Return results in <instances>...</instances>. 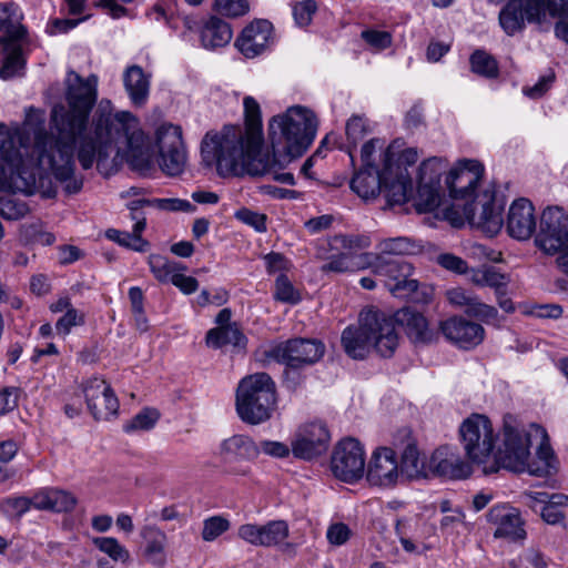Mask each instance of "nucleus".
Returning a JSON list of instances; mask_svg holds the SVG:
<instances>
[{
    "label": "nucleus",
    "mask_w": 568,
    "mask_h": 568,
    "mask_svg": "<svg viewBox=\"0 0 568 568\" xmlns=\"http://www.w3.org/2000/svg\"><path fill=\"white\" fill-rule=\"evenodd\" d=\"M64 83L67 106L52 108L51 132L31 122L12 132L0 131V191L16 187L27 194L39 192L53 197V176L68 193L79 192L83 182L74 176L75 151L83 170L95 164L105 176L121 153L134 168L150 165L144 133L131 112L115 111L110 100L102 99L90 121L98 98L95 74L84 79L69 71Z\"/></svg>",
    "instance_id": "obj_1"
},
{
    "label": "nucleus",
    "mask_w": 568,
    "mask_h": 568,
    "mask_svg": "<svg viewBox=\"0 0 568 568\" xmlns=\"http://www.w3.org/2000/svg\"><path fill=\"white\" fill-rule=\"evenodd\" d=\"M245 128L226 125L220 132H207L201 144V154L207 165H215L219 175L243 176L267 168L266 160L256 158L263 148L260 104L253 97L243 100Z\"/></svg>",
    "instance_id": "obj_2"
},
{
    "label": "nucleus",
    "mask_w": 568,
    "mask_h": 568,
    "mask_svg": "<svg viewBox=\"0 0 568 568\" xmlns=\"http://www.w3.org/2000/svg\"><path fill=\"white\" fill-rule=\"evenodd\" d=\"M459 438L467 458L485 475L524 469L531 443L527 428L510 415L504 418L503 445L497 452V435L486 415L468 416L459 426Z\"/></svg>",
    "instance_id": "obj_3"
},
{
    "label": "nucleus",
    "mask_w": 568,
    "mask_h": 568,
    "mask_svg": "<svg viewBox=\"0 0 568 568\" xmlns=\"http://www.w3.org/2000/svg\"><path fill=\"white\" fill-rule=\"evenodd\" d=\"M318 128L316 114L308 108L294 105L275 115L268 124L272 151L282 158L276 161L288 164L301 156L313 143Z\"/></svg>",
    "instance_id": "obj_4"
},
{
    "label": "nucleus",
    "mask_w": 568,
    "mask_h": 568,
    "mask_svg": "<svg viewBox=\"0 0 568 568\" xmlns=\"http://www.w3.org/2000/svg\"><path fill=\"white\" fill-rule=\"evenodd\" d=\"M345 353L363 359L373 347L382 357H390L398 346V334L388 315L375 308L361 313L358 326H348L342 333Z\"/></svg>",
    "instance_id": "obj_5"
},
{
    "label": "nucleus",
    "mask_w": 568,
    "mask_h": 568,
    "mask_svg": "<svg viewBox=\"0 0 568 568\" xmlns=\"http://www.w3.org/2000/svg\"><path fill=\"white\" fill-rule=\"evenodd\" d=\"M275 384L266 373L244 377L236 392V412L247 424L257 425L271 418L275 408Z\"/></svg>",
    "instance_id": "obj_6"
},
{
    "label": "nucleus",
    "mask_w": 568,
    "mask_h": 568,
    "mask_svg": "<svg viewBox=\"0 0 568 568\" xmlns=\"http://www.w3.org/2000/svg\"><path fill=\"white\" fill-rule=\"evenodd\" d=\"M535 243L548 255L561 253L557 264L568 275V215L564 209L554 206L544 210Z\"/></svg>",
    "instance_id": "obj_7"
},
{
    "label": "nucleus",
    "mask_w": 568,
    "mask_h": 568,
    "mask_svg": "<svg viewBox=\"0 0 568 568\" xmlns=\"http://www.w3.org/2000/svg\"><path fill=\"white\" fill-rule=\"evenodd\" d=\"M368 266L373 267L375 274L385 277V286L394 296L417 300L414 294L418 282L410 278L414 270L410 263L400 258L373 256Z\"/></svg>",
    "instance_id": "obj_8"
},
{
    "label": "nucleus",
    "mask_w": 568,
    "mask_h": 568,
    "mask_svg": "<svg viewBox=\"0 0 568 568\" xmlns=\"http://www.w3.org/2000/svg\"><path fill=\"white\" fill-rule=\"evenodd\" d=\"M331 469L334 476L345 483L353 484L365 473V450L355 438H344L333 450Z\"/></svg>",
    "instance_id": "obj_9"
},
{
    "label": "nucleus",
    "mask_w": 568,
    "mask_h": 568,
    "mask_svg": "<svg viewBox=\"0 0 568 568\" xmlns=\"http://www.w3.org/2000/svg\"><path fill=\"white\" fill-rule=\"evenodd\" d=\"M155 139L160 154L159 164L163 172L172 176L182 173L186 163V151L181 128L164 123L158 128Z\"/></svg>",
    "instance_id": "obj_10"
},
{
    "label": "nucleus",
    "mask_w": 568,
    "mask_h": 568,
    "mask_svg": "<svg viewBox=\"0 0 568 568\" xmlns=\"http://www.w3.org/2000/svg\"><path fill=\"white\" fill-rule=\"evenodd\" d=\"M331 442L327 426L322 422H310L301 425L291 442L294 457L312 460L324 454Z\"/></svg>",
    "instance_id": "obj_11"
},
{
    "label": "nucleus",
    "mask_w": 568,
    "mask_h": 568,
    "mask_svg": "<svg viewBox=\"0 0 568 568\" xmlns=\"http://www.w3.org/2000/svg\"><path fill=\"white\" fill-rule=\"evenodd\" d=\"M325 346L315 339L294 338L278 343L267 351V356L291 367L313 364L324 355Z\"/></svg>",
    "instance_id": "obj_12"
},
{
    "label": "nucleus",
    "mask_w": 568,
    "mask_h": 568,
    "mask_svg": "<svg viewBox=\"0 0 568 568\" xmlns=\"http://www.w3.org/2000/svg\"><path fill=\"white\" fill-rule=\"evenodd\" d=\"M545 0H509L499 12V23L508 36L521 31L527 22H540L546 17Z\"/></svg>",
    "instance_id": "obj_13"
},
{
    "label": "nucleus",
    "mask_w": 568,
    "mask_h": 568,
    "mask_svg": "<svg viewBox=\"0 0 568 568\" xmlns=\"http://www.w3.org/2000/svg\"><path fill=\"white\" fill-rule=\"evenodd\" d=\"M447 162L442 158H430L424 161L418 170V203L419 210L433 211L439 204V182L447 169Z\"/></svg>",
    "instance_id": "obj_14"
},
{
    "label": "nucleus",
    "mask_w": 568,
    "mask_h": 568,
    "mask_svg": "<svg viewBox=\"0 0 568 568\" xmlns=\"http://www.w3.org/2000/svg\"><path fill=\"white\" fill-rule=\"evenodd\" d=\"M83 394L89 412L94 419H109L118 414L120 404L109 384L99 377H92L83 384Z\"/></svg>",
    "instance_id": "obj_15"
},
{
    "label": "nucleus",
    "mask_w": 568,
    "mask_h": 568,
    "mask_svg": "<svg viewBox=\"0 0 568 568\" xmlns=\"http://www.w3.org/2000/svg\"><path fill=\"white\" fill-rule=\"evenodd\" d=\"M484 174V165L477 160H462L446 176V186L453 199L473 195Z\"/></svg>",
    "instance_id": "obj_16"
},
{
    "label": "nucleus",
    "mask_w": 568,
    "mask_h": 568,
    "mask_svg": "<svg viewBox=\"0 0 568 568\" xmlns=\"http://www.w3.org/2000/svg\"><path fill=\"white\" fill-rule=\"evenodd\" d=\"M290 535L285 520H271L264 525L243 524L237 529V537L254 547H274L282 544Z\"/></svg>",
    "instance_id": "obj_17"
},
{
    "label": "nucleus",
    "mask_w": 568,
    "mask_h": 568,
    "mask_svg": "<svg viewBox=\"0 0 568 568\" xmlns=\"http://www.w3.org/2000/svg\"><path fill=\"white\" fill-rule=\"evenodd\" d=\"M399 477L396 453L389 447L376 448L367 465L366 479L373 486L390 487Z\"/></svg>",
    "instance_id": "obj_18"
},
{
    "label": "nucleus",
    "mask_w": 568,
    "mask_h": 568,
    "mask_svg": "<svg viewBox=\"0 0 568 568\" xmlns=\"http://www.w3.org/2000/svg\"><path fill=\"white\" fill-rule=\"evenodd\" d=\"M487 521L495 526L496 538L523 540L526 538L524 519L520 511L509 504L494 505L486 515Z\"/></svg>",
    "instance_id": "obj_19"
},
{
    "label": "nucleus",
    "mask_w": 568,
    "mask_h": 568,
    "mask_svg": "<svg viewBox=\"0 0 568 568\" xmlns=\"http://www.w3.org/2000/svg\"><path fill=\"white\" fill-rule=\"evenodd\" d=\"M274 43L273 26L267 20H255L245 27L235 41V47L247 59L264 53Z\"/></svg>",
    "instance_id": "obj_20"
},
{
    "label": "nucleus",
    "mask_w": 568,
    "mask_h": 568,
    "mask_svg": "<svg viewBox=\"0 0 568 568\" xmlns=\"http://www.w3.org/2000/svg\"><path fill=\"white\" fill-rule=\"evenodd\" d=\"M503 204L497 203L496 199L489 192H485L483 200L476 204H466L464 213L469 223L481 227L490 235L497 234L503 226L501 217Z\"/></svg>",
    "instance_id": "obj_21"
},
{
    "label": "nucleus",
    "mask_w": 568,
    "mask_h": 568,
    "mask_svg": "<svg viewBox=\"0 0 568 568\" xmlns=\"http://www.w3.org/2000/svg\"><path fill=\"white\" fill-rule=\"evenodd\" d=\"M394 153L388 148L384 152V178L383 186L385 187V196L387 204L402 205L406 203L413 194V180L410 174L405 170L395 172L393 165Z\"/></svg>",
    "instance_id": "obj_22"
},
{
    "label": "nucleus",
    "mask_w": 568,
    "mask_h": 568,
    "mask_svg": "<svg viewBox=\"0 0 568 568\" xmlns=\"http://www.w3.org/2000/svg\"><path fill=\"white\" fill-rule=\"evenodd\" d=\"M146 203H150L149 200H135L129 204L131 220L135 221L132 233L110 229L106 231L108 239L133 251H146L149 243L141 236V233L146 226V219L141 209L146 205Z\"/></svg>",
    "instance_id": "obj_23"
},
{
    "label": "nucleus",
    "mask_w": 568,
    "mask_h": 568,
    "mask_svg": "<svg viewBox=\"0 0 568 568\" xmlns=\"http://www.w3.org/2000/svg\"><path fill=\"white\" fill-rule=\"evenodd\" d=\"M440 329L447 339L465 349L480 344L485 335V329L480 324L458 316L442 322Z\"/></svg>",
    "instance_id": "obj_24"
},
{
    "label": "nucleus",
    "mask_w": 568,
    "mask_h": 568,
    "mask_svg": "<svg viewBox=\"0 0 568 568\" xmlns=\"http://www.w3.org/2000/svg\"><path fill=\"white\" fill-rule=\"evenodd\" d=\"M508 234L519 241L528 240L536 231L535 209L530 201L519 199L513 202L507 217Z\"/></svg>",
    "instance_id": "obj_25"
},
{
    "label": "nucleus",
    "mask_w": 568,
    "mask_h": 568,
    "mask_svg": "<svg viewBox=\"0 0 568 568\" xmlns=\"http://www.w3.org/2000/svg\"><path fill=\"white\" fill-rule=\"evenodd\" d=\"M429 468L434 474L449 479H464L471 474L470 465L448 447H440L433 453Z\"/></svg>",
    "instance_id": "obj_26"
},
{
    "label": "nucleus",
    "mask_w": 568,
    "mask_h": 568,
    "mask_svg": "<svg viewBox=\"0 0 568 568\" xmlns=\"http://www.w3.org/2000/svg\"><path fill=\"white\" fill-rule=\"evenodd\" d=\"M447 298L452 305L464 308L468 316L476 317L487 324L497 321V308L483 303L476 295L462 287L447 291Z\"/></svg>",
    "instance_id": "obj_27"
},
{
    "label": "nucleus",
    "mask_w": 568,
    "mask_h": 568,
    "mask_svg": "<svg viewBox=\"0 0 568 568\" xmlns=\"http://www.w3.org/2000/svg\"><path fill=\"white\" fill-rule=\"evenodd\" d=\"M396 329V325L404 327L409 339L415 344H424L432 341L433 333L428 328V323L423 314L406 307L397 311L394 315H388Z\"/></svg>",
    "instance_id": "obj_28"
},
{
    "label": "nucleus",
    "mask_w": 568,
    "mask_h": 568,
    "mask_svg": "<svg viewBox=\"0 0 568 568\" xmlns=\"http://www.w3.org/2000/svg\"><path fill=\"white\" fill-rule=\"evenodd\" d=\"M527 430L530 434L532 430L536 435H539L542 439L537 449L538 462L530 463L529 462L530 455H529L526 459L525 468L521 470H513V471L514 473L528 471L529 474L535 475V476L550 475L552 471L556 470V465H555L556 460H555L554 452L548 443V436H547L546 430L536 424H531L529 426V429H527Z\"/></svg>",
    "instance_id": "obj_29"
},
{
    "label": "nucleus",
    "mask_w": 568,
    "mask_h": 568,
    "mask_svg": "<svg viewBox=\"0 0 568 568\" xmlns=\"http://www.w3.org/2000/svg\"><path fill=\"white\" fill-rule=\"evenodd\" d=\"M399 435L405 439L399 443L396 438L394 442L395 447L402 449L399 474H405L410 478L417 477L423 474L424 459L415 442L410 438V433L407 429H403L399 432Z\"/></svg>",
    "instance_id": "obj_30"
},
{
    "label": "nucleus",
    "mask_w": 568,
    "mask_h": 568,
    "mask_svg": "<svg viewBox=\"0 0 568 568\" xmlns=\"http://www.w3.org/2000/svg\"><path fill=\"white\" fill-rule=\"evenodd\" d=\"M260 454L258 446L245 435H233L221 444V455L225 462L252 460Z\"/></svg>",
    "instance_id": "obj_31"
},
{
    "label": "nucleus",
    "mask_w": 568,
    "mask_h": 568,
    "mask_svg": "<svg viewBox=\"0 0 568 568\" xmlns=\"http://www.w3.org/2000/svg\"><path fill=\"white\" fill-rule=\"evenodd\" d=\"M123 84L131 102L134 105H143L150 92V75L136 64L130 65L123 73Z\"/></svg>",
    "instance_id": "obj_32"
},
{
    "label": "nucleus",
    "mask_w": 568,
    "mask_h": 568,
    "mask_svg": "<svg viewBox=\"0 0 568 568\" xmlns=\"http://www.w3.org/2000/svg\"><path fill=\"white\" fill-rule=\"evenodd\" d=\"M1 43L3 44V62L0 68V78L9 80L22 75L26 67L22 39H9Z\"/></svg>",
    "instance_id": "obj_33"
},
{
    "label": "nucleus",
    "mask_w": 568,
    "mask_h": 568,
    "mask_svg": "<svg viewBox=\"0 0 568 568\" xmlns=\"http://www.w3.org/2000/svg\"><path fill=\"white\" fill-rule=\"evenodd\" d=\"M206 344L212 348H221L226 345H232L239 351H244L247 345V338L241 331L237 323L217 326L212 328L206 334Z\"/></svg>",
    "instance_id": "obj_34"
},
{
    "label": "nucleus",
    "mask_w": 568,
    "mask_h": 568,
    "mask_svg": "<svg viewBox=\"0 0 568 568\" xmlns=\"http://www.w3.org/2000/svg\"><path fill=\"white\" fill-rule=\"evenodd\" d=\"M384 170L361 169L351 180V189L363 200L375 199L382 190Z\"/></svg>",
    "instance_id": "obj_35"
},
{
    "label": "nucleus",
    "mask_w": 568,
    "mask_h": 568,
    "mask_svg": "<svg viewBox=\"0 0 568 568\" xmlns=\"http://www.w3.org/2000/svg\"><path fill=\"white\" fill-rule=\"evenodd\" d=\"M232 36V29L227 22L212 17L201 30V42L206 49H216L226 45Z\"/></svg>",
    "instance_id": "obj_36"
},
{
    "label": "nucleus",
    "mask_w": 568,
    "mask_h": 568,
    "mask_svg": "<svg viewBox=\"0 0 568 568\" xmlns=\"http://www.w3.org/2000/svg\"><path fill=\"white\" fill-rule=\"evenodd\" d=\"M373 254H354L341 253L328 258V261L321 266L323 273H345L355 272L365 268L371 263Z\"/></svg>",
    "instance_id": "obj_37"
},
{
    "label": "nucleus",
    "mask_w": 568,
    "mask_h": 568,
    "mask_svg": "<svg viewBox=\"0 0 568 568\" xmlns=\"http://www.w3.org/2000/svg\"><path fill=\"white\" fill-rule=\"evenodd\" d=\"M145 542V554L154 564L165 562V547L168 544L166 534L155 526H145L141 530Z\"/></svg>",
    "instance_id": "obj_38"
},
{
    "label": "nucleus",
    "mask_w": 568,
    "mask_h": 568,
    "mask_svg": "<svg viewBox=\"0 0 568 568\" xmlns=\"http://www.w3.org/2000/svg\"><path fill=\"white\" fill-rule=\"evenodd\" d=\"M21 13L16 4L9 2H0V30L6 36L0 41L9 39H23L26 30L20 24Z\"/></svg>",
    "instance_id": "obj_39"
},
{
    "label": "nucleus",
    "mask_w": 568,
    "mask_h": 568,
    "mask_svg": "<svg viewBox=\"0 0 568 568\" xmlns=\"http://www.w3.org/2000/svg\"><path fill=\"white\" fill-rule=\"evenodd\" d=\"M419 248L420 246L409 237L384 239L377 244L378 254L375 256L414 254Z\"/></svg>",
    "instance_id": "obj_40"
},
{
    "label": "nucleus",
    "mask_w": 568,
    "mask_h": 568,
    "mask_svg": "<svg viewBox=\"0 0 568 568\" xmlns=\"http://www.w3.org/2000/svg\"><path fill=\"white\" fill-rule=\"evenodd\" d=\"M256 158L265 159L267 168L263 172L247 173L248 175L258 176V175L271 174L273 176V180H275V181H277L280 183L288 184V185H294L295 184V179H294V175L292 173H290V172L280 173L278 172L281 169H283V168H285L287 165V164L277 163L276 160L278 158H282L280 153L277 155L273 151V154L271 156L270 153L267 151H264L263 148H262V149H260V151H257Z\"/></svg>",
    "instance_id": "obj_41"
},
{
    "label": "nucleus",
    "mask_w": 568,
    "mask_h": 568,
    "mask_svg": "<svg viewBox=\"0 0 568 568\" xmlns=\"http://www.w3.org/2000/svg\"><path fill=\"white\" fill-rule=\"evenodd\" d=\"M150 268L155 278L160 282H171L179 271L186 267L175 261H170L161 255H152L149 260Z\"/></svg>",
    "instance_id": "obj_42"
},
{
    "label": "nucleus",
    "mask_w": 568,
    "mask_h": 568,
    "mask_svg": "<svg viewBox=\"0 0 568 568\" xmlns=\"http://www.w3.org/2000/svg\"><path fill=\"white\" fill-rule=\"evenodd\" d=\"M369 132L366 119L359 115H353L346 123V136L349 145L347 146V153L354 162L353 150L357 143L361 142L365 135Z\"/></svg>",
    "instance_id": "obj_43"
},
{
    "label": "nucleus",
    "mask_w": 568,
    "mask_h": 568,
    "mask_svg": "<svg viewBox=\"0 0 568 568\" xmlns=\"http://www.w3.org/2000/svg\"><path fill=\"white\" fill-rule=\"evenodd\" d=\"M160 418V414L154 408H143L128 423L123 425V430L128 434L152 429Z\"/></svg>",
    "instance_id": "obj_44"
},
{
    "label": "nucleus",
    "mask_w": 568,
    "mask_h": 568,
    "mask_svg": "<svg viewBox=\"0 0 568 568\" xmlns=\"http://www.w3.org/2000/svg\"><path fill=\"white\" fill-rule=\"evenodd\" d=\"M473 282L478 286H489L494 288L495 292H500V288L507 287L509 278L495 267H486L477 271L473 275Z\"/></svg>",
    "instance_id": "obj_45"
},
{
    "label": "nucleus",
    "mask_w": 568,
    "mask_h": 568,
    "mask_svg": "<svg viewBox=\"0 0 568 568\" xmlns=\"http://www.w3.org/2000/svg\"><path fill=\"white\" fill-rule=\"evenodd\" d=\"M93 544L114 561L126 562L130 558L128 549L113 537H97Z\"/></svg>",
    "instance_id": "obj_46"
},
{
    "label": "nucleus",
    "mask_w": 568,
    "mask_h": 568,
    "mask_svg": "<svg viewBox=\"0 0 568 568\" xmlns=\"http://www.w3.org/2000/svg\"><path fill=\"white\" fill-rule=\"evenodd\" d=\"M29 207L22 200L14 195H4L0 197V215L7 220H19L26 216Z\"/></svg>",
    "instance_id": "obj_47"
},
{
    "label": "nucleus",
    "mask_w": 568,
    "mask_h": 568,
    "mask_svg": "<svg viewBox=\"0 0 568 568\" xmlns=\"http://www.w3.org/2000/svg\"><path fill=\"white\" fill-rule=\"evenodd\" d=\"M471 70L480 75L494 78L498 73L495 59L484 51L477 50L470 57Z\"/></svg>",
    "instance_id": "obj_48"
},
{
    "label": "nucleus",
    "mask_w": 568,
    "mask_h": 568,
    "mask_svg": "<svg viewBox=\"0 0 568 568\" xmlns=\"http://www.w3.org/2000/svg\"><path fill=\"white\" fill-rule=\"evenodd\" d=\"M274 298L283 303L297 304L301 301V295L288 277L281 274L275 281Z\"/></svg>",
    "instance_id": "obj_49"
},
{
    "label": "nucleus",
    "mask_w": 568,
    "mask_h": 568,
    "mask_svg": "<svg viewBox=\"0 0 568 568\" xmlns=\"http://www.w3.org/2000/svg\"><path fill=\"white\" fill-rule=\"evenodd\" d=\"M231 527L230 521L223 516H212L203 521L202 538L213 541Z\"/></svg>",
    "instance_id": "obj_50"
},
{
    "label": "nucleus",
    "mask_w": 568,
    "mask_h": 568,
    "mask_svg": "<svg viewBox=\"0 0 568 568\" xmlns=\"http://www.w3.org/2000/svg\"><path fill=\"white\" fill-rule=\"evenodd\" d=\"M51 495V511L68 513L74 509L77 498L69 491L50 488Z\"/></svg>",
    "instance_id": "obj_51"
},
{
    "label": "nucleus",
    "mask_w": 568,
    "mask_h": 568,
    "mask_svg": "<svg viewBox=\"0 0 568 568\" xmlns=\"http://www.w3.org/2000/svg\"><path fill=\"white\" fill-rule=\"evenodd\" d=\"M234 217L253 227L256 232L263 233L266 231V215L263 213L242 207L234 213Z\"/></svg>",
    "instance_id": "obj_52"
},
{
    "label": "nucleus",
    "mask_w": 568,
    "mask_h": 568,
    "mask_svg": "<svg viewBox=\"0 0 568 568\" xmlns=\"http://www.w3.org/2000/svg\"><path fill=\"white\" fill-rule=\"evenodd\" d=\"M527 506L535 508L537 503H547L561 508L568 505V496L561 494L548 495L547 493H529L524 495Z\"/></svg>",
    "instance_id": "obj_53"
},
{
    "label": "nucleus",
    "mask_w": 568,
    "mask_h": 568,
    "mask_svg": "<svg viewBox=\"0 0 568 568\" xmlns=\"http://www.w3.org/2000/svg\"><path fill=\"white\" fill-rule=\"evenodd\" d=\"M84 324V314L74 307L64 313L55 323L57 333L68 335L72 327Z\"/></svg>",
    "instance_id": "obj_54"
},
{
    "label": "nucleus",
    "mask_w": 568,
    "mask_h": 568,
    "mask_svg": "<svg viewBox=\"0 0 568 568\" xmlns=\"http://www.w3.org/2000/svg\"><path fill=\"white\" fill-rule=\"evenodd\" d=\"M293 17L297 26L305 27L312 21L313 14L317 10L316 2L314 0H304L293 6Z\"/></svg>",
    "instance_id": "obj_55"
},
{
    "label": "nucleus",
    "mask_w": 568,
    "mask_h": 568,
    "mask_svg": "<svg viewBox=\"0 0 568 568\" xmlns=\"http://www.w3.org/2000/svg\"><path fill=\"white\" fill-rule=\"evenodd\" d=\"M216 10L227 17H240L248 11L247 0H216Z\"/></svg>",
    "instance_id": "obj_56"
},
{
    "label": "nucleus",
    "mask_w": 568,
    "mask_h": 568,
    "mask_svg": "<svg viewBox=\"0 0 568 568\" xmlns=\"http://www.w3.org/2000/svg\"><path fill=\"white\" fill-rule=\"evenodd\" d=\"M149 204H155L156 207L165 211H172V212H190L193 213L196 210V206L193 205L187 200L182 199H156L153 201H149Z\"/></svg>",
    "instance_id": "obj_57"
},
{
    "label": "nucleus",
    "mask_w": 568,
    "mask_h": 568,
    "mask_svg": "<svg viewBox=\"0 0 568 568\" xmlns=\"http://www.w3.org/2000/svg\"><path fill=\"white\" fill-rule=\"evenodd\" d=\"M383 142L378 139H372L365 142L361 150L362 169L378 170L375 165V153L382 150Z\"/></svg>",
    "instance_id": "obj_58"
},
{
    "label": "nucleus",
    "mask_w": 568,
    "mask_h": 568,
    "mask_svg": "<svg viewBox=\"0 0 568 568\" xmlns=\"http://www.w3.org/2000/svg\"><path fill=\"white\" fill-rule=\"evenodd\" d=\"M362 38L376 50H384L392 44V36L387 31L366 30L362 32Z\"/></svg>",
    "instance_id": "obj_59"
},
{
    "label": "nucleus",
    "mask_w": 568,
    "mask_h": 568,
    "mask_svg": "<svg viewBox=\"0 0 568 568\" xmlns=\"http://www.w3.org/2000/svg\"><path fill=\"white\" fill-rule=\"evenodd\" d=\"M3 508L11 515L22 516L32 508L31 499L24 496L11 497L3 501Z\"/></svg>",
    "instance_id": "obj_60"
},
{
    "label": "nucleus",
    "mask_w": 568,
    "mask_h": 568,
    "mask_svg": "<svg viewBox=\"0 0 568 568\" xmlns=\"http://www.w3.org/2000/svg\"><path fill=\"white\" fill-rule=\"evenodd\" d=\"M437 261H438V264L440 266H443L444 268H446L448 271H453L458 274L466 273L467 268H468L467 262L454 254H449V253L440 254L437 257Z\"/></svg>",
    "instance_id": "obj_61"
},
{
    "label": "nucleus",
    "mask_w": 568,
    "mask_h": 568,
    "mask_svg": "<svg viewBox=\"0 0 568 568\" xmlns=\"http://www.w3.org/2000/svg\"><path fill=\"white\" fill-rule=\"evenodd\" d=\"M257 446L260 452L277 458L287 457L290 452H292V447L290 448L286 444L281 442L263 440Z\"/></svg>",
    "instance_id": "obj_62"
},
{
    "label": "nucleus",
    "mask_w": 568,
    "mask_h": 568,
    "mask_svg": "<svg viewBox=\"0 0 568 568\" xmlns=\"http://www.w3.org/2000/svg\"><path fill=\"white\" fill-rule=\"evenodd\" d=\"M554 80V72H549L548 74L542 75L538 80V82L532 87L525 88L524 93L531 99L540 98L544 93H546L549 90Z\"/></svg>",
    "instance_id": "obj_63"
},
{
    "label": "nucleus",
    "mask_w": 568,
    "mask_h": 568,
    "mask_svg": "<svg viewBox=\"0 0 568 568\" xmlns=\"http://www.w3.org/2000/svg\"><path fill=\"white\" fill-rule=\"evenodd\" d=\"M326 536L331 544L339 546L348 540L351 530L345 524L338 523L327 529Z\"/></svg>",
    "instance_id": "obj_64"
}]
</instances>
